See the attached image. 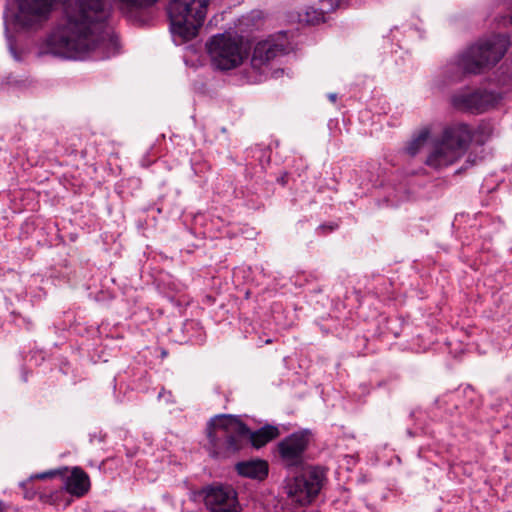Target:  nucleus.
<instances>
[{
	"label": "nucleus",
	"mask_w": 512,
	"mask_h": 512,
	"mask_svg": "<svg viewBox=\"0 0 512 512\" xmlns=\"http://www.w3.org/2000/svg\"><path fill=\"white\" fill-rule=\"evenodd\" d=\"M109 16L105 0H69L66 21L49 36L48 51L67 59L104 60L117 55L119 43L108 26Z\"/></svg>",
	"instance_id": "nucleus-1"
},
{
	"label": "nucleus",
	"mask_w": 512,
	"mask_h": 512,
	"mask_svg": "<svg viewBox=\"0 0 512 512\" xmlns=\"http://www.w3.org/2000/svg\"><path fill=\"white\" fill-rule=\"evenodd\" d=\"M209 0H170L167 11L174 41L183 44L195 38L206 18Z\"/></svg>",
	"instance_id": "nucleus-2"
},
{
	"label": "nucleus",
	"mask_w": 512,
	"mask_h": 512,
	"mask_svg": "<svg viewBox=\"0 0 512 512\" xmlns=\"http://www.w3.org/2000/svg\"><path fill=\"white\" fill-rule=\"evenodd\" d=\"M472 140L467 124H457L446 128L441 138L433 142L425 163L432 168L440 169L460 159Z\"/></svg>",
	"instance_id": "nucleus-3"
},
{
	"label": "nucleus",
	"mask_w": 512,
	"mask_h": 512,
	"mask_svg": "<svg viewBox=\"0 0 512 512\" xmlns=\"http://www.w3.org/2000/svg\"><path fill=\"white\" fill-rule=\"evenodd\" d=\"M248 433V427L235 416L220 415L213 418L207 432L211 455L217 457L238 451Z\"/></svg>",
	"instance_id": "nucleus-4"
},
{
	"label": "nucleus",
	"mask_w": 512,
	"mask_h": 512,
	"mask_svg": "<svg viewBox=\"0 0 512 512\" xmlns=\"http://www.w3.org/2000/svg\"><path fill=\"white\" fill-rule=\"evenodd\" d=\"M510 41L506 35L497 34L481 40L463 53L457 62L462 74H478L486 67L494 66L505 55Z\"/></svg>",
	"instance_id": "nucleus-5"
},
{
	"label": "nucleus",
	"mask_w": 512,
	"mask_h": 512,
	"mask_svg": "<svg viewBox=\"0 0 512 512\" xmlns=\"http://www.w3.org/2000/svg\"><path fill=\"white\" fill-rule=\"evenodd\" d=\"M206 49L212 66L221 71L238 67L245 58L241 39L229 33L212 36L206 43Z\"/></svg>",
	"instance_id": "nucleus-6"
},
{
	"label": "nucleus",
	"mask_w": 512,
	"mask_h": 512,
	"mask_svg": "<svg viewBox=\"0 0 512 512\" xmlns=\"http://www.w3.org/2000/svg\"><path fill=\"white\" fill-rule=\"evenodd\" d=\"M58 0H11L15 26L26 31H36L49 20Z\"/></svg>",
	"instance_id": "nucleus-7"
},
{
	"label": "nucleus",
	"mask_w": 512,
	"mask_h": 512,
	"mask_svg": "<svg viewBox=\"0 0 512 512\" xmlns=\"http://www.w3.org/2000/svg\"><path fill=\"white\" fill-rule=\"evenodd\" d=\"M324 480L325 471L322 468L310 467L288 483L287 493L302 506L310 504L319 494Z\"/></svg>",
	"instance_id": "nucleus-8"
},
{
	"label": "nucleus",
	"mask_w": 512,
	"mask_h": 512,
	"mask_svg": "<svg viewBox=\"0 0 512 512\" xmlns=\"http://www.w3.org/2000/svg\"><path fill=\"white\" fill-rule=\"evenodd\" d=\"M499 101V95L486 89L462 91L452 97L455 108L471 113H482L494 107Z\"/></svg>",
	"instance_id": "nucleus-9"
},
{
	"label": "nucleus",
	"mask_w": 512,
	"mask_h": 512,
	"mask_svg": "<svg viewBox=\"0 0 512 512\" xmlns=\"http://www.w3.org/2000/svg\"><path fill=\"white\" fill-rule=\"evenodd\" d=\"M204 493V503L210 512H241L237 493L231 486H210Z\"/></svg>",
	"instance_id": "nucleus-10"
},
{
	"label": "nucleus",
	"mask_w": 512,
	"mask_h": 512,
	"mask_svg": "<svg viewBox=\"0 0 512 512\" xmlns=\"http://www.w3.org/2000/svg\"><path fill=\"white\" fill-rule=\"evenodd\" d=\"M285 51L286 45L284 43H279L273 39H268L259 42L255 46L252 55V70L258 72L259 76L262 77L263 75L266 74L269 62L273 60L275 57L284 54ZM258 80L260 81L261 78H259Z\"/></svg>",
	"instance_id": "nucleus-11"
},
{
	"label": "nucleus",
	"mask_w": 512,
	"mask_h": 512,
	"mask_svg": "<svg viewBox=\"0 0 512 512\" xmlns=\"http://www.w3.org/2000/svg\"><path fill=\"white\" fill-rule=\"evenodd\" d=\"M308 442V433L298 432L286 437L279 443V454L287 466H298L302 463L303 453L308 446Z\"/></svg>",
	"instance_id": "nucleus-12"
},
{
	"label": "nucleus",
	"mask_w": 512,
	"mask_h": 512,
	"mask_svg": "<svg viewBox=\"0 0 512 512\" xmlns=\"http://www.w3.org/2000/svg\"><path fill=\"white\" fill-rule=\"evenodd\" d=\"M119 12L128 19H135L141 12L152 8L159 0H113Z\"/></svg>",
	"instance_id": "nucleus-13"
},
{
	"label": "nucleus",
	"mask_w": 512,
	"mask_h": 512,
	"mask_svg": "<svg viewBox=\"0 0 512 512\" xmlns=\"http://www.w3.org/2000/svg\"><path fill=\"white\" fill-rule=\"evenodd\" d=\"M236 471L241 476L261 481L267 477L269 469L266 461L255 459L237 463Z\"/></svg>",
	"instance_id": "nucleus-14"
},
{
	"label": "nucleus",
	"mask_w": 512,
	"mask_h": 512,
	"mask_svg": "<svg viewBox=\"0 0 512 512\" xmlns=\"http://www.w3.org/2000/svg\"><path fill=\"white\" fill-rule=\"evenodd\" d=\"M90 489V480L86 472L81 468L75 467L71 475L66 480V490L74 496L82 497Z\"/></svg>",
	"instance_id": "nucleus-15"
},
{
	"label": "nucleus",
	"mask_w": 512,
	"mask_h": 512,
	"mask_svg": "<svg viewBox=\"0 0 512 512\" xmlns=\"http://www.w3.org/2000/svg\"><path fill=\"white\" fill-rule=\"evenodd\" d=\"M278 436L279 430L277 427L272 425H266L253 433L249 432L247 439H250L251 444L255 448H260L266 445L269 441L277 438Z\"/></svg>",
	"instance_id": "nucleus-16"
},
{
	"label": "nucleus",
	"mask_w": 512,
	"mask_h": 512,
	"mask_svg": "<svg viewBox=\"0 0 512 512\" xmlns=\"http://www.w3.org/2000/svg\"><path fill=\"white\" fill-rule=\"evenodd\" d=\"M430 132L428 129L421 130L406 146V152L410 156H415L427 143Z\"/></svg>",
	"instance_id": "nucleus-17"
},
{
	"label": "nucleus",
	"mask_w": 512,
	"mask_h": 512,
	"mask_svg": "<svg viewBox=\"0 0 512 512\" xmlns=\"http://www.w3.org/2000/svg\"><path fill=\"white\" fill-rule=\"evenodd\" d=\"M55 474H56V472L49 471V472H44V473L37 474V475H35V476H34V478H37V479H46V478H51V477H53Z\"/></svg>",
	"instance_id": "nucleus-18"
},
{
	"label": "nucleus",
	"mask_w": 512,
	"mask_h": 512,
	"mask_svg": "<svg viewBox=\"0 0 512 512\" xmlns=\"http://www.w3.org/2000/svg\"><path fill=\"white\" fill-rule=\"evenodd\" d=\"M6 511V506L4 504V502L0 501V512H5Z\"/></svg>",
	"instance_id": "nucleus-19"
},
{
	"label": "nucleus",
	"mask_w": 512,
	"mask_h": 512,
	"mask_svg": "<svg viewBox=\"0 0 512 512\" xmlns=\"http://www.w3.org/2000/svg\"><path fill=\"white\" fill-rule=\"evenodd\" d=\"M329 99H330L332 102H335V101H336V94H330V95H329Z\"/></svg>",
	"instance_id": "nucleus-20"
},
{
	"label": "nucleus",
	"mask_w": 512,
	"mask_h": 512,
	"mask_svg": "<svg viewBox=\"0 0 512 512\" xmlns=\"http://www.w3.org/2000/svg\"><path fill=\"white\" fill-rule=\"evenodd\" d=\"M166 355H167V352H166V351H163V352H162V356L164 357V356H166Z\"/></svg>",
	"instance_id": "nucleus-21"
},
{
	"label": "nucleus",
	"mask_w": 512,
	"mask_h": 512,
	"mask_svg": "<svg viewBox=\"0 0 512 512\" xmlns=\"http://www.w3.org/2000/svg\"><path fill=\"white\" fill-rule=\"evenodd\" d=\"M265 343H271V340H270V339H267V340L265 341Z\"/></svg>",
	"instance_id": "nucleus-22"
}]
</instances>
